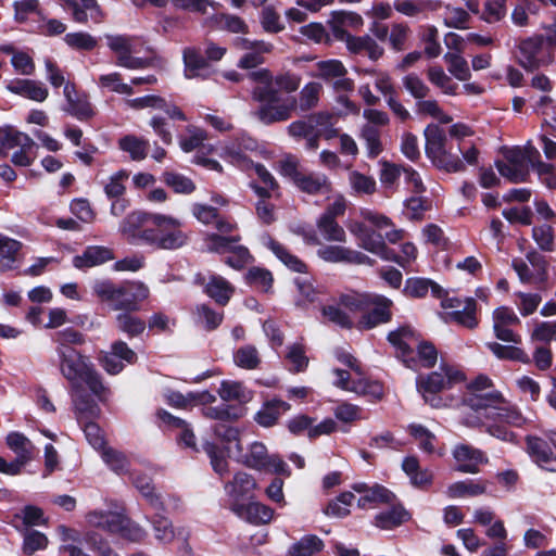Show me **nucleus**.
I'll return each instance as SVG.
<instances>
[{
	"mask_svg": "<svg viewBox=\"0 0 556 556\" xmlns=\"http://www.w3.org/2000/svg\"><path fill=\"white\" fill-rule=\"evenodd\" d=\"M361 216L363 222L351 219L346 225L359 247L382 260L395 262L404 269L409 268L417 258L416 245L412 242L403 243L400 253L395 254L384 243V239L390 243L399 242L404 238L405 231L395 228L388 216L378 212L363 210Z\"/></svg>",
	"mask_w": 556,
	"mask_h": 556,
	"instance_id": "nucleus-1",
	"label": "nucleus"
},
{
	"mask_svg": "<svg viewBox=\"0 0 556 556\" xmlns=\"http://www.w3.org/2000/svg\"><path fill=\"white\" fill-rule=\"evenodd\" d=\"M122 235L129 241H142L163 250H176L188 241L182 222L172 215L136 211L121 224Z\"/></svg>",
	"mask_w": 556,
	"mask_h": 556,
	"instance_id": "nucleus-2",
	"label": "nucleus"
},
{
	"mask_svg": "<svg viewBox=\"0 0 556 556\" xmlns=\"http://www.w3.org/2000/svg\"><path fill=\"white\" fill-rule=\"evenodd\" d=\"M472 414L463 418L469 427H485L492 437L505 442H514L515 434L505 425L521 427L527 418L514 406L507 404L501 393L478 394L470 400Z\"/></svg>",
	"mask_w": 556,
	"mask_h": 556,
	"instance_id": "nucleus-3",
	"label": "nucleus"
},
{
	"mask_svg": "<svg viewBox=\"0 0 556 556\" xmlns=\"http://www.w3.org/2000/svg\"><path fill=\"white\" fill-rule=\"evenodd\" d=\"M58 365L61 375L77 389L86 384L89 390L102 399L106 389L94 370L92 363L72 346H56Z\"/></svg>",
	"mask_w": 556,
	"mask_h": 556,
	"instance_id": "nucleus-4",
	"label": "nucleus"
},
{
	"mask_svg": "<svg viewBox=\"0 0 556 556\" xmlns=\"http://www.w3.org/2000/svg\"><path fill=\"white\" fill-rule=\"evenodd\" d=\"M251 78L265 85L253 91V99L261 103L256 112L258 119L264 124L289 119L295 109V100L292 97H280L277 90L273 89L269 71L253 72Z\"/></svg>",
	"mask_w": 556,
	"mask_h": 556,
	"instance_id": "nucleus-5",
	"label": "nucleus"
},
{
	"mask_svg": "<svg viewBox=\"0 0 556 556\" xmlns=\"http://www.w3.org/2000/svg\"><path fill=\"white\" fill-rule=\"evenodd\" d=\"M336 357L349 368V370L333 369V374L337 377L333 381L336 387L368 397L371 401L382 399L383 386L379 381L365 377L357 359L351 353L344 350H337Z\"/></svg>",
	"mask_w": 556,
	"mask_h": 556,
	"instance_id": "nucleus-6",
	"label": "nucleus"
},
{
	"mask_svg": "<svg viewBox=\"0 0 556 556\" xmlns=\"http://www.w3.org/2000/svg\"><path fill=\"white\" fill-rule=\"evenodd\" d=\"M390 343L395 348L397 357L407 367L416 369L418 365L431 367L435 364L438 353L434 346L428 342L420 341L415 331L403 326L389 333Z\"/></svg>",
	"mask_w": 556,
	"mask_h": 556,
	"instance_id": "nucleus-7",
	"label": "nucleus"
},
{
	"mask_svg": "<svg viewBox=\"0 0 556 556\" xmlns=\"http://www.w3.org/2000/svg\"><path fill=\"white\" fill-rule=\"evenodd\" d=\"M464 381L465 376L459 369L448 364H441L438 370L427 376H419L416 384L426 403L434 408H442L447 406V404L437 393L451 389Z\"/></svg>",
	"mask_w": 556,
	"mask_h": 556,
	"instance_id": "nucleus-8",
	"label": "nucleus"
},
{
	"mask_svg": "<svg viewBox=\"0 0 556 556\" xmlns=\"http://www.w3.org/2000/svg\"><path fill=\"white\" fill-rule=\"evenodd\" d=\"M426 153L432 163L447 173L465 169L464 162L451 149L446 148V137L437 125H428L425 129Z\"/></svg>",
	"mask_w": 556,
	"mask_h": 556,
	"instance_id": "nucleus-9",
	"label": "nucleus"
},
{
	"mask_svg": "<svg viewBox=\"0 0 556 556\" xmlns=\"http://www.w3.org/2000/svg\"><path fill=\"white\" fill-rule=\"evenodd\" d=\"M233 458L258 471L290 476L288 465L278 455H268L266 446L261 442L251 443L247 453L238 452Z\"/></svg>",
	"mask_w": 556,
	"mask_h": 556,
	"instance_id": "nucleus-10",
	"label": "nucleus"
},
{
	"mask_svg": "<svg viewBox=\"0 0 556 556\" xmlns=\"http://www.w3.org/2000/svg\"><path fill=\"white\" fill-rule=\"evenodd\" d=\"M240 238H227L223 235H207L205 244L208 251L226 254L225 263L233 269H242L251 262V255L247 248L238 244Z\"/></svg>",
	"mask_w": 556,
	"mask_h": 556,
	"instance_id": "nucleus-11",
	"label": "nucleus"
},
{
	"mask_svg": "<svg viewBox=\"0 0 556 556\" xmlns=\"http://www.w3.org/2000/svg\"><path fill=\"white\" fill-rule=\"evenodd\" d=\"M106 45L116 55V64L129 70L146 68L151 65V60L136 58L132 54L138 52L139 41L126 35H106Z\"/></svg>",
	"mask_w": 556,
	"mask_h": 556,
	"instance_id": "nucleus-12",
	"label": "nucleus"
},
{
	"mask_svg": "<svg viewBox=\"0 0 556 556\" xmlns=\"http://www.w3.org/2000/svg\"><path fill=\"white\" fill-rule=\"evenodd\" d=\"M527 452L541 468L556 471V431H548L543 437L528 435Z\"/></svg>",
	"mask_w": 556,
	"mask_h": 556,
	"instance_id": "nucleus-13",
	"label": "nucleus"
},
{
	"mask_svg": "<svg viewBox=\"0 0 556 556\" xmlns=\"http://www.w3.org/2000/svg\"><path fill=\"white\" fill-rule=\"evenodd\" d=\"M544 36L532 35L517 45V59L527 71H535L552 63V54L543 52Z\"/></svg>",
	"mask_w": 556,
	"mask_h": 556,
	"instance_id": "nucleus-14",
	"label": "nucleus"
},
{
	"mask_svg": "<svg viewBox=\"0 0 556 556\" xmlns=\"http://www.w3.org/2000/svg\"><path fill=\"white\" fill-rule=\"evenodd\" d=\"M441 306L446 311V321H454L469 329L478 326L477 304L473 298H444Z\"/></svg>",
	"mask_w": 556,
	"mask_h": 556,
	"instance_id": "nucleus-15",
	"label": "nucleus"
},
{
	"mask_svg": "<svg viewBox=\"0 0 556 556\" xmlns=\"http://www.w3.org/2000/svg\"><path fill=\"white\" fill-rule=\"evenodd\" d=\"M513 267L523 283L540 285L547 278V261L536 251L529 252L526 261L515 260Z\"/></svg>",
	"mask_w": 556,
	"mask_h": 556,
	"instance_id": "nucleus-16",
	"label": "nucleus"
},
{
	"mask_svg": "<svg viewBox=\"0 0 556 556\" xmlns=\"http://www.w3.org/2000/svg\"><path fill=\"white\" fill-rule=\"evenodd\" d=\"M257 486V482L252 475L245 471L236 472L232 479L224 485L230 501L231 510L235 509L236 504L242 505L245 500L252 498Z\"/></svg>",
	"mask_w": 556,
	"mask_h": 556,
	"instance_id": "nucleus-17",
	"label": "nucleus"
},
{
	"mask_svg": "<svg viewBox=\"0 0 556 556\" xmlns=\"http://www.w3.org/2000/svg\"><path fill=\"white\" fill-rule=\"evenodd\" d=\"M7 445L15 454V459L8 462V466H13L12 472L9 476H17L21 473L23 467L28 464L34 457V445L21 432H10L5 438Z\"/></svg>",
	"mask_w": 556,
	"mask_h": 556,
	"instance_id": "nucleus-18",
	"label": "nucleus"
},
{
	"mask_svg": "<svg viewBox=\"0 0 556 556\" xmlns=\"http://www.w3.org/2000/svg\"><path fill=\"white\" fill-rule=\"evenodd\" d=\"M235 46L245 51L238 62V66L244 70L261 65L264 62L263 54L270 53L274 49V46L265 40H249L245 38L236 39Z\"/></svg>",
	"mask_w": 556,
	"mask_h": 556,
	"instance_id": "nucleus-19",
	"label": "nucleus"
},
{
	"mask_svg": "<svg viewBox=\"0 0 556 556\" xmlns=\"http://www.w3.org/2000/svg\"><path fill=\"white\" fill-rule=\"evenodd\" d=\"M255 148L256 142L252 138L241 135L233 141L219 144L218 155L233 165L248 169L250 163L245 157V151H252Z\"/></svg>",
	"mask_w": 556,
	"mask_h": 556,
	"instance_id": "nucleus-20",
	"label": "nucleus"
},
{
	"mask_svg": "<svg viewBox=\"0 0 556 556\" xmlns=\"http://www.w3.org/2000/svg\"><path fill=\"white\" fill-rule=\"evenodd\" d=\"M391 300L386 296L371 294L370 308L357 321L359 329H371L391 319Z\"/></svg>",
	"mask_w": 556,
	"mask_h": 556,
	"instance_id": "nucleus-21",
	"label": "nucleus"
},
{
	"mask_svg": "<svg viewBox=\"0 0 556 556\" xmlns=\"http://www.w3.org/2000/svg\"><path fill=\"white\" fill-rule=\"evenodd\" d=\"M492 319L493 330L498 340L511 343H519L521 341L520 337L510 329V326L517 325L520 321L513 308L508 306L495 308Z\"/></svg>",
	"mask_w": 556,
	"mask_h": 556,
	"instance_id": "nucleus-22",
	"label": "nucleus"
},
{
	"mask_svg": "<svg viewBox=\"0 0 556 556\" xmlns=\"http://www.w3.org/2000/svg\"><path fill=\"white\" fill-rule=\"evenodd\" d=\"M452 455L456 463V470L464 473H477L479 466L488 462L482 451L467 444L456 445Z\"/></svg>",
	"mask_w": 556,
	"mask_h": 556,
	"instance_id": "nucleus-23",
	"label": "nucleus"
},
{
	"mask_svg": "<svg viewBox=\"0 0 556 556\" xmlns=\"http://www.w3.org/2000/svg\"><path fill=\"white\" fill-rule=\"evenodd\" d=\"M136 359V353L125 342L117 341L112 344L111 352L105 353L100 358V362L109 374L115 375L124 368L123 362L134 364Z\"/></svg>",
	"mask_w": 556,
	"mask_h": 556,
	"instance_id": "nucleus-24",
	"label": "nucleus"
},
{
	"mask_svg": "<svg viewBox=\"0 0 556 556\" xmlns=\"http://www.w3.org/2000/svg\"><path fill=\"white\" fill-rule=\"evenodd\" d=\"M353 491L358 494L357 505L361 508H372L380 503L391 502L393 494L379 484L368 485L363 482L353 484Z\"/></svg>",
	"mask_w": 556,
	"mask_h": 556,
	"instance_id": "nucleus-25",
	"label": "nucleus"
},
{
	"mask_svg": "<svg viewBox=\"0 0 556 556\" xmlns=\"http://www.w3.org/2000/svg\"><path fill=\"white\" fill-rule=\"evenodd\" d=\"M5 88L11 93L36 102H43L49 96L47 87L41 81L33 79H11L7 81Z\"/></svg>",
	"mask_w": 556,
	"mask_h": 556,
	"instance_id": "nucleus-26",
	"label": "nucleus"
},
{
	"mask_svg": "<svg viewBox=\"0 0 556 556\" xmlns=\"http://www.w3.org/2000/svg\"><path fill=\"white\" fill-rule=\"evenodd\" d=\"M317 255L329 263L365 264L369 261L367 255L343 245H324L318 249Z\"/></svg>",
	"mask_w": 556,
	"mask_h": 556,
	"instance_id": "nucleus-27",
	"label": "nucleus"
},
{
	"mask_svg": "<svg viewBox=\"0 0 556 556\" xmlns=\"http://www.w3.org/2000/svg\"><path fill=\"white\" fill-rule=\"evenodd\" d=\"M232 511L239 518L253 525H265L274 518V510L260 502H249L242 505L236 504Z\"/></svg>",
	"mask_w": 556,
	"mask_h": 556,
	"instance_id": "nucleus-28",
	"label": "nucleus"
},
{
	"mask_svg": "<svg viewBox=\"0 0 556 556\" xmlns=\"http://www.w3.org/2000/svg\"><path fill=\"white\" fill-rule=\"evenodd\" d=\"M23 243L18 240L0 233V271H9L17 268L21 258L20 252Z\"/></svg>",
	"mask_w": 556,
	"mask_h": 556,
	"instance_id": "nucleus-29",
	"label": "nucleus"
},
{
	"mask_svg": "<svg viewBox=\"0 0 556 556\" xmlns=\"http://www.w3.org/2000/svg\"><path fill=\"white\" fill-rule=\"evenodd\" d=\"M149 288L140 281L122 283V295L117 308L136 311L139 302L148 299Z\"/></svg>",
	"mask_w": 556,
	"mask_h": 556,
	"instance_id": "nucleus-30",
	"label": "nucleus"
},
{
	"mask_svg": "<svg viewBox=\"0 0 556 556\" xmlns=\"http://www.w3.org/2000/svg\"><path fill=\"white\" fill-rule=\"evenodd\" d=\"M329 24L333 36L339 40H343L348 36H351L346 30L348 28L359 29L364 21L357 13L339 11L332 13Z\"/></svg>",
	"mask_w": 556,
	"mask_h": 556,
	"instance_id": "nucleus-31",
	"label": "nucleus"
},
{
	"mask_svg": "<svg viewBox=\"0 0 556 556\" xmlns=\"http://www.w3.org/2000/svg\"><path fill=\"white\" fill-rule=\"evenodd\" d=\"M87 523L90 527L105 530L110 533H116L121 522H125V516L119 511L93 510L86 516Z\"/></svg>",
	"mask_w": 556,
	"mask_h": 556,
	"instance_id": "nucleus-32",
	"label": "nucleus"
},
{
	"mask_svg": "<svg viewBox=\"0 0 556 556\" xmlns=\"http://www.w3.org/2000/svg\"><path fill=\"white\" fill-rule=\"evenodd\" d=\"M113 253L105 247L91 245L88 247L83 254L76 255L73 258V265L77 269H86L101 265L108 261L113 260Z\"/></svg>",
	"mask_w": 556,
	"mask_h": 556,
	"instance_id": "nucleus-33",
	"label": "nucleus"
},
{
	"mask_svg": "<svg viewBox=\"0 0 556 556\" xmlns=\"http://www.w3.org/2000/svg\"><path fill=\"white\" fill-rule=\"evenodd\" d=\"M431 291L435 298H443V289L431 279L422 277H412L405 281L403 292L409 298L420 299L425 298Z\"/></svg>",
	"mask_w": 556,
	"mask_h": 556,
	"instance_id": "nucleus-34",
	"label": "nucleus"
},
{
	"mask_svg": "<svg viewBox=\"0 0 556 556\" xmlns=\"http://www.w3.org/2000/svg\"><path fill=\"white\" fill-rule=\"evenodd\" d=\"M342 41L345 42L346 49L354 54L365 53L370 60H378L383 49L369 36H348Z\"/></svg>",
	"mask_w": 556,
	"mask_h": 556,
	"instance_id": "nucleus-35",
	"label": "nucleus"
},
{
	"mask_svg": "<svg viewBox=\"0 0 556 556\" xmlns=\"http://www.w3.org/2000/svg\"><path fill=\"white\" fill-rule=\"evenodd\" d=\"M369 293L349 291L340 295V305L349 313L353 321L361 318L370 308Z\"/></svg>",
	"mask_w": 556,
	"mask_h": 556,
	"instance_id": "nucleus-36",
	"label": "nucleus"
},
{
	"mask_svg": "<svg viewBox=\"0 0 556 556\" xmlns=\"http://www.w3.org/2000/svg\"><path fill=\"white\" fill-rule=\"evenodd\" d=\"M185 77L188 79L205 77L208 75V63L195 48L184 50Z\"/></svg>",
	"mask_w": 556,
	"mask_h": 556,
	"instance_id": "nucleus-37",
	"label": "nucleus"
},
{
	"mask_svg": "<svg viewBox=\"0 0 556 556\" xmlns=\"http://www.w3.org/2000/svg\"><path fill=\"white\" fill-rule=\"evenodd\" d=\"M404 472L409 477L410 483L417 488H428L433 480V473L429 469H421L419 462L414 456L406 457L402 463Z\"/></svg>",
	"mask_w": 556,
	"mask_h": 556,
	"instance_id": "nucleus-38",
	"label": "nucleus"
},
{
	"mask_svg": "<svg viewBox=\"0 0 556 556\" xmlns=\"http://www.w3.org/2000/svg\"><path fill=\"white\" fill-rule=\"evenodd\" d=\"M205 293L216 303L225 305L233 293V287L222 276H210L205 285Z\"/></svg>",
	"mask_w": 556,
	"mask_h": 556,
	"instance_id": "nucleus-39",
	"label": "nucleus"
},
{
	"mask_svg": "<svg viewBox=\"0 0 556 556\" xmlns=\"http://www.w3.org/2000/svg\"><path fill=\"white\" fill-rule=\"evenodd\" d=\"M214 433L224 445V450L228 456L235 457L238 452H241L239 429L220 422L215 426Z\"/></svg>",
	"mask_w": 556,
	"mask_h": 556,
	"instance_id": "nucleus-40",
	"label": "nucleus"
},
{
	"mask_svg": "<svg viewBox=\"0 0 556 556\" xmlns=\"http://www.w3.org/2000/svg\"><path fill=\"white\" fill-rule=\"evenodd\" d=\"M222 400L227 402L248 403L253 397V392L245 388L241 382L233 380H224L218 389Z\"/></svg>",
	"mask_w": 556,
	"mask_h": 556,
	"instance_id": "nucleus-41",
	"label": "nucleus"
},
{
	"mask_svg": "<svg viewBox=\"0 0 556 556\" xmlns=\"http://www.w3.org/2000/svg\"><path fill=\"white\" fill-rule=\"evenodd\" d=\"M295 186L303 192L317 194L328 192L331 185L324 174H305L296 178Z\"/></svg>",
	"mask_w": 556,
	"mask_h": 556,
	"instance_id": "nucleus-42",
	"label": "nucleus"
},
{
	"mask_svg": "<svg viewBox=\"0 0 556 556\" xmlns=\"http://www.w3.org/2000/svg\"><path fill=\"white\" fill-rule=\"evenodd\" d=\"M486 491V484L480 480H464L450 484L446 494L451 498L478 496Z\"/></svg>",
	"mask_w": 556,
	"mask_h": 556,
	"instance_id": "nucleus-43",
	"label": "nucleus"
},
{
	"mask_svg": "<svg viewBox=\"0 0 556 556\" xmlns=\"http://www.w3.org/2000/svg\"><path fill=\"white\" fill-rule=\"evenodd\" d=\"M290 409V405L280 400H274L264 404L255 415V420L263 427H271L279 419L280 415Z\"/></svg>",
	"mask_w": 556,
	"mask_h": 556,
	"instance_id": "nucleus-44",
	"label": "nucleus"
},
{
	"mask_svg": "<svg viewBox=\"0 0 556 556\" xmlns=\"http://www.w3.org/2000/svg\"><path fill=\"white\" fill-rule=\"evenodd\" d=\"M410 518L408 511L402 506H394L389 510L375 516V526L382 530H391L406 522Z\"/></svg>",
	"mask_w": 556,
	"mask_h": 556,
	"instance_id": "nucleus-45",
	"label": "nucleus"
},
{
	"mask_svg": "<svg viewBox=\"0 0 556 556\" xmlns=\"http://www.w3.org/2000/svg\"><path fill=\"white\" fill-rule=\"evenodd\" d=\"M263 243L288 268L303 273L306 268L305 264L295 255L289 253V251L269 237L263 238Z\"/></svg>",
	"mask_w": 556,
	"mask_h": 556,
	"instance_id": "nucleus-46",
	"label": "nucleus"
},
{
	"mask_svg": "<svg viewBox=\"0 0 556 556\" xmlns=\"http://www.w3.org/2000/svg\"><path fill=\"white\" fill-rule=\"evenodd\" d=\"M118 148L126 152L132 161H142L148 155L149 142L135 135H126L118 142Z\"/></svg>",
	"mask_w": 556,
	"mask_h": 556,
	"instance_id": "nucleus-47",
	"label": "nucleus"
},
{
	"mask_svg": "<svg viewBox=\"0 0 556 556\" xmlns=\"http://www.w3.org/2000/svg\"><path fill=\"white\" fill-rule=\"evenodd\" d=\"M0 146L3 149H33L35 142L27 134L5 127L0 130Z\"/></svg>",
	"mask_w": 556,
	"mask_h": 556,
	"instance_id": "nucleus-48",
	"label": "nucleus"
},
{
	"mask_svg": "<svg viewBox=\"0 0 556 556\" xmlns=\"http://www.w3.org/2000/svg\"><path fill=\"white\" fill-rule=\"evenodd\" d=\"M346 68L339 60L331 59L318 61L314 65V72L311 73L312 77H318L324 80H334L341 76H345Z\"/></svg>",
	"mask_w": 556,
	"mask_h": 556,
	"instance_id": "nucleus-49",
	"label": "nucleus"
},
{
	"mask_svg": "<svg viewBox=\"0 0 556 556\" xmlns=\"http://www.w3.org/2000/svg\"><path fill=\"white\" fill-rule=\"evenodd\" d=\"M323 548V541L317 535L308 534L290 546L288 556H314Z\"/></svg>",
	"mask_w": 556,
	"mask_h": 556,
	"instance_id": "nucleus-50",
	"label": "nucleus"
},
{
	"mask_svg": "<svg viewBox=\"0 0 556 556\" xmlns=\"http://www.w3.org/2000/svg\"><path fill=\"white\" fill-rule=\"evenodd\" d=\"M316 226L326 241L344 242L346 239L343 227L331 217L320 215L316 220Z\"/></svg>",
	"mask_w": 556,
	"mask_h": 556,
	"instance_id": "nucleus-51",
	"label": "nucleus"
},
{
	"mask_svg": "<svg viewBox=\"0 0 556 556\" xmlns=\"http://www.w3.org/2000/svg\"><path fill=\"white\" fill-rule=\"evenodd\" d=\"M408 429H409V433L413 435L415 441L418 443V446L421 451H424L426 453L437 452L438 455H440V456H442L444 454L443 448L435 450L437 438L427 428H425L421 425L413 424L408 427Z\"/></svg>",
	"mask_w": 556,
	"mask_h": 556,
	"instance_id": "nucleus-52",
	"label": "nucleus"
},
{
	"mask_svg": "<svg viewBox=\"0 0 556 556\" xmlns=\"http://www.w3.org/2000/svg\"><path fill=\"white\" fill-rule=\"evenodd\" d=\"M206 139L207 135L204 129L189 125L185 132L179 136L178 143L184 152L189 153L203 146Z\"/></svg>",
	"mask_w": 556,
	"mask_h": 556,
	"instance_id": "nucleus-53",
	"label": "nucleus"
},
{
	"mask_svg": "<svg viewBox=\"0 0 556 556\" xmlns=\"http://www.w3.org/2000/svg\"><path fill=\"white\" fill-rule=\"evenodd\" d=\"M97 84L102 90L115 92L118 94L130 96L134 93L131 85L124 83L122 75L117 72L100 75Z\"/></svg>",
	"mask_w": 556,
	"mask_h": 556,
	"instance_id": "nucleus-54",
	"label": "nucleus"
},
{
	"mask_svg": "<svg viewBox=\"0 0 556 556\" xmlns=\"http://www.w3.org/2000/svg\"><path fill=\"white\" fill-rule=\"evenodd\" d=\"M94 294L103 302L113 304L114 309H118L117 305L122 295V285H114L110 280H97L92 285Z\"/></svg>",
	"mask_w": 556,
	"mask_h": 556,
	"instance_id": "nucleus-55",
	"label": "nucleus"
},
{
	"mask_svg": "<svg viewBox=\"0 0 556 556\" xmlns=\"http://www.w3.org/2000/svg\"><path fill=\"white\" fill-rule=\"evenodd\" d=\"M157 417L163 425L181 430V434L179 437L180 442H182L188 447H195V437L182 419L174 417L163 409L157 412Z\"/></svg>",
	"mask_w": 556,
	"mask_h": 556,
	"instance_id": "nucleus-56",
	"label": "nucleus"
},
{
	"mask_svg": "<svg viewBox=\"0 0 556 556\" xmlns=\"http://www.w3.org/2000/svg\"><path fill=\"white\" fill-rule=\"evenodd\" d=\"M58 531L63 542L66 543L61 546V551L67 552L70 556H91L84 552L81 545L83 543H87L85 540L81 541L74 530L60 526ZM84 539H86V536Z\"/></svg>",
	"mask_w": 556,
	"mask_h": 556,
	"instance_id": "nucleus-57",
	"label": "nucleus"
},
{
	"mask_svg": "<svg viewBox=\"0 0 556 556\" xmlns=\"http://www.w3.org/2000/svg\"><path fill=\"white\" fill-rule=\"evenodd\" d=\"M349 184L352 191L357 195H370L377 190V182L372 176L364 175L357 170L349 174Z\"/></svg>",
	"mask_w": 556,
	"mask_h": 556,
	"instance_id": "nucleus-58",
	"label": "nucleus"
},
{
	"mask_svg": "<svg viewBox=\"0 0 556 556\" xmlns=\"http://www.w3.org/2000/svg\"><path fill=\"white\" fill-rule=\"evenodd\" d=\"M470 21L469 13L458 7L452 4L444 5L443 24L450 28L466 29Z\"/></svg>",
	"mask_w": 556,
	"mask_h": 556,
	"instance_id": "nucleus-59",
	"label": "nucleus"
},
{
	"mask_svg": "<svg viewBox=\"0 0 556 556\" xmlns=\"http://www.w3.org/2000/svg\"><path fill=\"white\" fill-rule=\"evenodd\" d=\"M419 36L427 56L437 58L441 53L438 28L434 25H424L419 29Z\"/></svg>",
	"mask_w": 556,
	"mask_h": 556,
	"instance_id": "nucleus-60",
	"label": "nucleus"
},
{
	"mask_svg": "<svg viewBox=\"0 0 556 556\" xmlns=\"http://www.w3.org/2000/svg\"><path fill=\"white\" fill-rule=\"evenodd\" d=\"M444 61L448 72L458 80L466 81L470 78L471 73L466 59L459 53L446 52Z\"/></svg>",
	"mask_w": 556,
	"mask_h": 556,
	"instance_id": "nucleus-61",
	"label": "nucleus"
},
{
	"mask_svg": "<svg viewBox=\"0 0 556 556\" xmlns=\"http://www.w3.org/2000/svg\"><path fill=\"white\" fill-rule=\"evenodd\" d=\"M321 313L328 321L333 323L342 328H350L354 325V321L346 309L340 305V299L334 303L324 306Z\"/></svg>",
	"mask_w": 556,
	"mask_h": 556,
	"instance_id": "nucleus-62",
	"label": "nucleus"
},
{
	"mask_svg": "<svg viewBox=\"0 0 556 556\" xmlns=\"http://www.w3.org/2000/svg\"><path fill=\"white\" fill-rule=\"evenodd\" d=\"M428 79L435 87L440 88L445 94H456L457 84L440 66H432L428 70Z\"/></svg>",
	"mask_w": 556,
	"mask_h": 556,
	"instance_id": "nucleus-63",
	"label": "nucleus"
},
{
	"mask_svg": "<svg viewBox=\"0 0 556 556\" xmlns=\"http://www.w3.org/2000/svg\"><path fill=\"white\" fill-rule=\"evenodd\" d=\"M260 24L268 34H278L285 29L280 14L271 5L264 7L261 11Z\"/></svg>",
	"mask_w": 556,
	"mask_h": 556,
	"instance_id": "nucleus-64",
	"label": "nucleus"
}]
</instances>
